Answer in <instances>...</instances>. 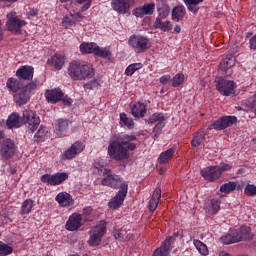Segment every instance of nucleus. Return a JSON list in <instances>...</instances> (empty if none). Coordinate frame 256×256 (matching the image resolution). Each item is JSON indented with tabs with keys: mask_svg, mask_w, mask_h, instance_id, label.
<instances>
[{
	"mask_svg": "<svg viewBox=\"0 0 256 256\" xmlns=\"http://www.w3.org/2000/svg\"><path fill=\"white\" fill-rule=\"evenodd\" d=\"M67 71L72 81H90L84 84L85 89L99 87V81L95 79V68H93V65L81 60H74L68 64Z\"/></svg>",
	"mask_w": 256,
	"mask_h": 256,
	"instance_id": "nucleus-1",
	"label": "nucleus"
},
{
	"mask_svg": "<svg viewBox=\"0 0 256 256\" xmlns=\"http://www.w3.org/2000/svg\"><path fill=\"white\" fill-rule=\"evenodd\" d=\"M103 174L106 175V177L102 179V185H105L106 187H111V189H118V187H120V190L108 203V207H110V209H119V207L123 205L125 197H127L129 185L127 184V182L123 181V178H121V176L111 174V170L109 169H104Z\"/></svg>",
	"mask_w": 256,
	"mask_h": 256,
	"instance_id": "nucleus-2",
	"label": "nucleus"
},
{
	"mask_svg": "<svg viewBox=\"0 0 256 256\" xmlns=\"http://www.w3.org/2000/svg\"><path fill=\"white\" fill-rule=\"evenodd\" d=\"M135 135H122L116 140H111L108 145V156L114 161H123L129 159L131 154L129 151H135L137 145L131 141H135Z\"/></svg>",
	"mask_w": 256,
	"mask_h": 256,
	"instance_id": "nucleus-3",
	"label": "nucleus"
},
{
	"mask_svg": "<svg viewBox=\"0 0 256 256\" xmlns=\"http://www.w3.org/2000/svg\"><path fill=\"white\" fill-rule=\"evenodd\" d=\"M128 45L134 49L135 53H145L151 47V42L147 36L134 34L129 37Z\"/></svg>",
	"mask_w": 256,
	"mask_h": 256,
	"instance_id": "nucleus-4",
	"label": "nucleus"
},
{
	"mask_svg": "<svg viewBox=\"0 0 256 256\" xmlns=\"http://www.w3.org/2000/svg\"><path fill=\"white\" fill-rule=\"evenodd\" d=\"M105 233H107V222L102 220L90 230V238L88 240V244L91 247H97L98 245H101V239Z\"/></svg>",
	"mask_w": 256,
	"mask_h": 256,
	"instance_id": "nucleus-5",
	"label": "nucleus"
},
{
	"mask_svg": "<svg viewBox=\"0 0 256 256\" xmlns=\"http://www.w3.org/2000/svg\"><path fill=\"white\" fill-rule=\"evenodd\" d=\"M22 123L27 125L29 131L31 133H35V130L37 127H39V124L41 123V119L33 110L26 109L23 111L22 118H21Z\"/></svg>",
	"mask_w": 256,
	"mask_h": 256,
	"instance_id": "nucleus-6",
	"label": "nucleus"
},
{
	"mask_svg": "<svg viewBox=\"0 0 256 256\" xmlns=\"http://www.w3.org/2000/svg\"><path fill=\"white\" fill-rule=\"evenodd\" d=\"M237 123V117L235 116H222L218 120H215L208 126L209 131H224L228 127L235 125Z\"/></svg>",
	"mask_w": 256,
	"mask_h": 256,
	"instance_id": "nucleus-7",
	"label": "nucleus"
},
{
	"mask_svg": "<svg viewBox=\"0 0 256 256\" xmlns=\"http://www.w3.org/2000/svg\"><path fill=\"white\" fill-rule=\"evenodd\" d=\"M236 88L237 84H235L233 80L220 78L216 83L217 91L220 92L224 97L235 95Z\"/></svg>",
	"mask_w": 256,
	"mask_h": 256,
	"instance_id": "nucleus-8",
	"label": "nucleus"
},
{
	"mask_svg": "<svg viewBox=\"0 0 256 256\" xmlns=\"http://www.w3.org/2000/svg\"><path fill=\"white\" fill-rule=\"evenodd\" d=\"M25 25H27V22L17 18V13L10 12L7 14L6 27L8 31H11L12 33H21V29L22 27H25Z\"/></svg>",
	"mask_w": 256,
	"mask_h": 256,
	"instance_id": "nucleus-9",
	"label": "nucleus"
},
{
	"mask_svg": "<svg viewBox=\"0 0 256 256\" xmlns=\"http://www.w3.org/2000/svg\"><path fill=\"white\" fill-rule=\"evenodd\" d=\"M69 179V174L66 172H58L55 174H44L41 176L40 180L42 183H46V185H61L64 181H67Z\"/></svg>",
	"mask_w": 256,
	"mask_h": 256,
	"instance_id": "nucleus-10",
	"label": "nucleus"
},
{
	"mask_svg": "<svg viewBox=\"0 0 256 256\" xmlns=\"http://www.w3.org/2000/svg\"><path fill=\"white\" fill-rule=\"evenodd\" d=\"M135 3V0H112L111 7L120 15L129 13L131 5Z\"/></svg>",
	"mask_w": 256,
	"mask_h": 256,
	"instance_id": "nucleus-11",
	"label": "nucleus"
},
{
	"mask_svg": "<svg viewBox=\"0 0 256 256\" xmlns=\"http://www.w3.org/2000/svg\"><path fill=\"white\" fill-rule=\"evenodd\" d=\"M85 151V144L83 142L76 141L71 147H69L66 151H64L65 159H75L79 153H83Z\"/></svg>",
	"mask_w": 256,
	"mask_h": 256,
	"instance_id": "nucleus-12",
	"label": "nucleus"
},
{
	"mask_svg": "<svg viewBox=\"0 0 256 256\" xmlns=\"http://www.w3.org/2000/svg\"><path fill=\"white\" fill-rule=\"evenodd\" d=\"M85 151V144L83 142L76 141L71 147H69L66 151H64L65 159H75L79 153H83Z\"/></svg>",
	"mask_w": 256,
	"mask_h": 256,
	"instance_id": "nucleus-13",
	"label": "nucleus"
},
{
	"mask_svg": "<svg viewBox=\"0 0 256 256\" xmlns=\"http://www.w3.org/2000/svg\"><path fill=\"white\" fill-rule=\"evenodd\" d=\"M34 73H35V68H33V66L25 65L17 69L16 77L20 81H32Z\"/></svg>",
	"mask_w": 256,
	"mask_h": 256,
	"instance_id": "nucleus-14",
	"label": "nucleus"
},
{
	"mask_svg": "<svg viewBox=\"0 0 256 256\" xmlns=\"http://www.w3.org/2000/svg\"><path fill=\"white\" fill-rule=\"evenodd\" d=\"M0 153L3 159H11L15 155V142L11 139H6L3 141Z\"/></svg>",
	"mask_w": 256,
	"mask_h": 256,
	"instance_id": "nucleus-15",
	"label": "nucleus"
},
{
	"mask_svg": "<svg viewBox=\"0 0 256 256\" xmlns=\"http://www.w3.org/2000/svg\"><path fill=\"white\" fill-rule=\"evenodd\" d=\"M201 175L206 181L213 182L221 177V172L217 166H208L201 170Z\"/></svg>",
	"mask_w": 256,
	"mask_h": 256,
	"instance_id": "nucleus-16",
	"label": "nucleus"
},
{
	"mask_svg": "<svg viewBox=\"0 0 256 256\" xmlns=\"http://www.w3.org/2000/svg\"><path fill=\"white\" fill-rule=\"evenodd\" d=\"M172 243H175V237L170 236L166 238V241H164L162 245L153 252V256H169L172 249Z\"/></svg>",
	"mask_w": 256,
	"mask_h": 256,
	"instance_id": "nucleus-17",
	"label": "nucleus"
},
{
	"mask_svg": "<svg viewBox=\"0 0 256 256\" xmlns=\"http://www.w3.org/2000/svg\"><path fill=\"white\" fill-rule=\"evenodd\" d=\"M55 201L59 207H72L75 203L73 196L67 192H59L55 197Z\"/></svg>",
	"mask_w": 256,
	"mask_h": 256,
	"instance_id": "nucleus-18",
	"label": "nucleus"
},
{
	"mask_svg": "<svg viewBox=\"0 0 256 256\" xmlns=\"http://www.w3.org/2000/svg\"><path fill=\"white\" fill-rule=\"evenodd\" d=\"M82 219L81 214L74 213L70 215L68 221L66 222L67 231H77V229L81 227Z\"/></svg>",
	"mask_w": 256,
	"mask_h": 256,
	"instance_id": "nucleus-19",
	"label": "nucleus"
},
{
	"mask_svg": "<svg viewBox=\"0 0 256 256\" xmlns=\"http://www.w3.org/2000/svg\"><path fill=\"white\" fill-rule=\"evenodd\" d=\"M47 65L54 67L57 71H60V69H63V65H65V54H54L47 60Z\"/></svg>",
	"mask_w": 256,
	"mask_h": 256,
	"instance_id": "nucleus-20",
	"label": "nucleus"
},
{
	"mask_svg": "<svg viewBox=\"0 0 256 256\" xmlns=\"http://www.w3.org/2000/svg\"><path fill=\"white\" fill-rule=\"evenodd\" d=\"M155 11V5L153 3L151 4H144L143 7L135 8L132 13L135 15V17H145V15H153V12Z\"/></svg>",
	"mask_w": 256,
	"mask_h": 256,
	"instance_id": "nucleus-21",
	"label": "nucleus"
},
{
	"mask_svg": "<svg viewBox=\"0 0 256 256\" xmlns=\"http://www.w3.org/2000/svg\"><path fill=\"white\" fill-rule=\"evenodd\" d=\"M45 98L48 103H58V101H61V99H63V91H61V89L46 90Z\"/></svg>",
	"mask_w": 256,
	"mask_h": 256,
	"instance_id": "nucleus-22",
	"label": "nucleus"
},
{
	"mask_svg": "<svg viewBox=\"0 0 256 256\" xmlns=\"http://www.w3.org/2000/svg\"><path fill=\"white\" fill-rule=\"evenodd\" d=\"M57 137H65V133L69 129V120L60 118L56 121L55 125Z\"/></svg>",
	"mask_w": 256,
	"mask_h": 256,
	"instance_id": "nucleus-23",
	"label": "nucleus"
},
{
	"mask_svg": "<svg viewBox=\"0 0 256 256\" xmlns=\"http://www.w3.org/2000/svg\"><path fill=\"white\" fill-rule=\"evenodd\" d=\"M237 239H238V243L241 241H249V239H253L251 228L247 226L240 227V229L237 230Z\"/></svg>",
	"mask_w": 256,
	"mask_h": 256,
	"instance_id": "nucleus-24",
	"label": "nucleus"
},
{
	"mask_svg": "<svg viewBox=\"0 0 256 256\" xmlns=\"http://www.w3.org/2000/svg\"><path fill=\"white\" fill-rule=\"evenodd\" d=\"M131 113L133 117L136 118L145 117L147 114V106H145L143 103L137 102L132 106Z\"/></svg>",
	"mask_w": 256,
	"mask_h": 256,
	"instance_id": "nucleus-25",
	"label": "nucleus"
},
{
	"mask_svg": "<svg viewBox=\"0 0 256 256\" xmlns=\"http://www.w3.org/2000/svg\"><path fill=\"white\" fill-rule=\"evenodd\" d=\"M20 119L21 117L17 112L12 113L6 121L8 129H19L21 127Z\"/></svg>",
	"mask_w": 256,
	"mask_h": 256,
	"instance_id": "nucleus-26",
	"label": "nucleus"
},
{
	"mask_svg": "<svg viewBox=\"0 0 256 256\" xmlns=\"http://www.w3.org/2000/svg\"><path fill=\"white\" fill-rule=\"evenodd\" d=\"M98 49V45L93 42H83L80 44V52L83 55L93 54L95 55L96 51Z\"/></svg>",
	"mask_w": 256,
	"mask_h": 256,
	"instance_id": "nucleus-27",
	"label": "nucleus"
},
{
	"mask_svg": "<svg viewBox=\"0 0 256 256\" xmlns=\"http://www.w3.org/2000/svg\"><path fill=\"white\" fill-rule=\"evenodd\" d=\"M6 88L10 93H18L22 89L21 81L17 78H8Z\"/></svg>",
	"mask_w": 256,
	"mask_h": 256,
	"instance_id": "nucleus-28",
	"label": "nucleus"
},
{
	"mask_svg": "<svg viewBox=\"0 0 256 256\" xmlns=\"http://www.w3.org/2000/svg\"><path fill=\"white\" fill-rule=\"evenodd\" d=\"M154 29H160V31H171V29H173V24H171L169 21H163V19L161 17H157L154 25H153Z\"/></svg>",
	"mask_w": 256,
	"mask_h": 256,
	"instance_id": "nucleus-29",
	"label": "nucleus"
},
{
	"mask_svg": "<svg viewBox=\"0 0 256 256\" xmlns=\"http://www.w3.org/2000/svg\"><path fill=\"white\" fill-rule=\"evenodd\" d=\"M13 98L16 105H25L27 101H29V94L24 90V88H22L20 92H16L14 94Z\"/></svg>",
	"mask_w": 256,
	"mask_h": 256,
	"instance_id": "nucleus-30",
	"label": "nucleus"
},
{
	"mask_svg": "<svg viewBox=\"0 0 256 256\" xmlns=\"http://www.w3.org/2000/svg\"><path fill=\"white\" fill-rule=\"evenodd\" d=\"M223 245H233V243H239V238H237V230H233L230 233L222 236L220 238Z\"/></svg>",
	"mask_w": 256,
	"mask_h": 256,
	"instance_id": "nucleus-31",
	"label": "nucleus"
},
{
	"mask_svg": "<svg viewBox=\"0 0 256 256\" xmlns=\"http://www.w3.org/2000/svg\"><path fill=\"white\" fill-rule=\"evenodd\" d=\"M184 5H186L188 11L193 13V15H197L199 12V4L203 3V0H182Z\"/></svg>",
	"mask_w": 256,
	"mask_h": 256,
	"instance_id": "nucleus-32",
	"label": "nucleus"
},
{
	"mask_svg": "<svg viewBox=\"0 0 256 256\" xmlns=\"http://www.w3.org/2000/svg\"><path fill=\"white\" fill-rule=\"evenodd\" d=\"M159 199H161V189H156L149 201V211H151V213L159 206Z\"/></svg>",
	"mask_w": 256,
	"mask_h": 256,
	"instance_id": "nucleus-33",
	"label": "nucleus"
},
{
	"mask_svg": "<svg viewBox=\"0 0 256 256\" xmlns=\"http://www.w3.org/2000/svg\"><path fill=\"white\" fill-rule=\"evenodd\" d=\"M206 209L210 215H215L216 213H219V209H221V201H219L218 199H212L208 201Z\"/></svg>",
	"mask_w": 256,
	"mask_h": 256,
	"instance_id": "nucleus-34",
	"label": "nucleus"
},
{
	"mask_svg": "<svg viewBox=\"0 0 256 256\" xmlns=\"http://www.w3.org/2000/svg\"><path fill=\"white\" fill-rule=\"evenodd\" d=\"M174 154H175V150H173V148H170L162 152L158 158V163L160 165H167V163H169V160L173 158Z\"/></svg>",
	"mask_w": 256,
	"mask_h": 256,
	"instance_id": "nucleus-35",
	"label": "nucleus"
},
{
	"mask_svg": "<svg viewBox=\"0 0 256 256\" xmlns=\"http://www.w3.org/2000/svg\"><path fill=\"white\" fill-rule=\"evenodd\" d=\"M185 13H186L185 6L183 5L176 6L172 10L173 21L179 22L180 19H183V17H185Z\"/></svg>",
	"mask_w": 256,
	"mask_h": 256,
	"instance_id": "nucleus-36",
	"label": "nucleus"
},
{
	"mask_svg": "<svg viewBox=\"0 0 256 256\" xmlns=\"http://www.w3.org/2000/svg\"><path fill=\"white\" fill-rule=\"evenodd\" d=\"M235 65V58H233L232 55H228L223 59L220 63V70L221 71H227L228 69H231Z\"/></svg>",
	"mask_w": 256,
	"mask_h": 256,
	"instance_id": "nucleus-37",
	"label": "nucleus"
},
{
	"mask_svg": "<svg viewBox=\"0 0 256 256\" xmlns=\"http://www.w3.org/2000/svg\"><path fill=\"white\" fill-rule=\"evenodd\" d=\"M203 141H205V132L199 131L194 134L191 145L192 147H199V145H203Z\"/></svg>",
	"mask_w": 256,
	"mask_h": 256,
	"instance_id": "nucleus-38",
	"label": "nucleus"
},
{
	"mask_svg": "<svg viewBox=\"0 0 256 256\" xmlns=\"http://www.w3.org/2000/svg\"><path fill=\"white\" fill-rule=\"evenodd\" d=\"M237 189V182L229 181L220 186V192L229 194Z\"/></svg>",
	"mask_w": 256,
	"mask_h": 256,
	"instance_id": "nucleus-39",
	"label": "nucleus"
},
{
	"mask_svg": "<svg viewBox=\"0 0 256 256\" xmlns=\"http://www.w3.org/2000/svg\"><path fill=\"white\" fill-rule=\"evenodd\" d=\"M120 125L133 129V127H135V122L133 121V118L127 117V114L120 113Z\"/></svg>",
	"mask_w": 256,
	"mask_h": 256,
	"instance_id": "nucleus-40",
	"label": "nucleus"
},
{
	"mask_svg": "<svg viewBox=\"0 0 256 256\" xmlns=\"http://www.w3.org/2000/svg\"><path fill=\"white\" fill-rule=\"evenodd\" d=\"M33 209V200L26 199L21 206L20 215H29Z\"/></svg>",
	"mask_w": 256,
	"mask_h": 256,
	"instance_id": "nucleus-41",
	"label": "nucleus"
},
{
	"mask_svg": "<svg viewBox=\"0 0 256 256\" xmlns=\"http://www.w3.org/2000/svg\"><path fill=\"white\" fill-rule=\"evenodd\" d=\"M97 57H101L102 59H111V50L107 47L101 48L98 46V49H96L95 54Z\"/></svg>",
	"mask_w": 256,
	"mask_h": 256,
	"instance_id": "nucleus-42",
	"label": "nucleus"
},
{
	"mask_svg": "<svg viewBox=\"0 0 256 256\" xmlns=\"http://www.w3.org/2000/svg\"><path fill=\"white\" fill-rule=\"evenodd\" d=\"M194 246L200 255H209V250L207 249V245H205L201 240H193Z\"/></svg>",
	"mask_w": 256,
	"mask_h": 256,
	"instance_id": "nucleus-43",
	"label": "nucleus"
},
{
	"mask_svg": "<svg viewBox=\"0 0 256 256\" xmlns=\"http://www.w3.org/2000/svg\"><path fill=\"white\" fill-rule=\"evenodd\" d=\"M139 69H143L142 63L130 64L125 70V75H127L128 77H131L133 73H135V71H139Z\"/></svg>",
	"mask_w": 256,
	"mask_h": 256,
	"instance_id": "nucleus-44",
	"label": "nucleus"
},
{
	"mask_svg": "<svg viewBox=\"0 0 256 256\" xmlns=\"http://www.w3.org/2000/svg\"><path fill=\"white\" fill-rule=\"evenodd\" d=\"M165 125H167L166 120H164L163 122H157L152 131V137H154V139L161 135V131H163V127H165Z\"/></svg>",
	"mask_w": 256,
	"mask_h": 256,
	"instance_id": "nucleus-45",
	"label": "nucleus"
},
{
	"mask_svg": "<svg viewBox=\"0 0 256 256\" xmlns=\"http://www.w3.org/2000/svg\"><path fill=\"white\" fill-rule=\"evenodd\" d=\"M163 121H166L164 113H154L148 119V123H151V124H153V123H161Z\"/></svg>",
	"mask_w": 256,
	"mask_h": 256,
	"instance_id": "nucleus-46",
	"label": "nucleus"
},
{
	"mask_svg": "<svg viewBox=\"0 0 256 256\" xmlns=\"http://www.w3.org/2000/svg\"><path fill=\"white\" fill-rule=\"evenodd\" d=\"M13 253V247L8 246L3 241H0V256H7Z\"/></svg>",
	"mask_w": 256,
	"mask_h": 256,
	"instance_id": "nucleus-47",
	"label": "nucleus"
},
{
	"mask_svg": "<svg viewBox=\"0 0 256 256\" xmlns=\"http://www.w3.org/2000/svg\"><path fill=\"white\" fill-rule=\"evenodd\" d=\"M185 81V75L178 73L172 78V87H179L183 85Z\"/></svg>",
	"mask_w": 256,
	"mask_h": 256,
	"instance_id": "nucleus-48",
	"label": "nucleus"
},
{
	"mask_svg": "<svg viewBox=\"0 0 256 256\" xmlns=\"http://www.w3.org/2000/svg\"><path fill=\"white\" fill-rule=\"evenodd\" d=\"M62 25L64 27H71V25H75V18L73 17V14H70L68 16H65L62 19Z\"/></svg>",
	"mask_w": 256,
	"mask_h": 256,
	"instance_id": "nucleus-49",
	"label": "nucleus"
},
{
	"mask_svg": "<svg viewBox=\"0 0 256 256\" xmlns=\"http://www.w3.org/2000/svg\"><path fill=\"white\" fill-rule=\"evenodd\" d=\"M34 137H36L40 141L45 140V137H47V128L41 126L39 130L36 132V134L34 135Z\"/></svg>",
	"mask_w": 256,
	"mask_h": 256,
	"instance_id": "nucleus-50",
	"label": "nucleus"
},
{
	"mask_svg": "<svg viewBox=\"0 0 256 256\" xmlns=\"http://www.w3.org/2000/svg\"><path fill=\"white\" fill-rule=\"evenodd\" d=\"M244 192L246 195H249L250 197H255L256 195V186L253 184H248L245 189Z\"/></svg>",
	"mask_w": 256,
	"mask_h": 256,
	"instance_id": "nucleus-51",
	"label": "nucleus"
},
{
	"mask_svg": "<svg viewBox=\"0 0 256 256\" xmlns=\"http://www.w3.org/2000/svg\"><path fill=\"white\" fill-rule=\"evenodd\" d=\"M22 89L26 90V93L29 95L31 91H35L37 89V82H30Z\"/></svg>",
	"mask_w": 256,
	"mask_h": 256,
	"instance_id": "nucleus-52",
	"label": "nucleus"
},
{
	"mask_svg": "<svg viewBox=\"0 0 256 256\" xmlns=\"http://www.w3.org/2000/svg\"><path fill=\"white\" fill-rule=\"evenodd\" d=\"M231 167H233V166H231L230 164L220 163V165L217 166V169L220 172V177H221V175H223L224 171H229V169H231Z\"/></svg>",
	"mask_w": 256,
	"mask_h": 256,
	"instance_id": "nucleus-53",
	"label": "nucleus"
},
{
	"mask_svg": "<svg viewBox=\"0 0 256 256\" xmlns=\"http://www.w3.org/2000/svg\"><path fill=\"white\" fill-rule=\"evenodd\" d=\"M115 239L118 241H125L127 239L125 230H120L114 235Z\"/></svg>",
	"mask_w": 256,
	"mask_h": 256,
	"instance_id": "nucleus-54",
	"label": "nucleus"
},
{
	"mask_svg": "<svg viewBox=\"0 0 256 256\" xmlns=\"http://www.w3.org/2000/svg\"><path fill=\"white\" fill-rule=\"evenodd\" d=\"M171 81V75H163L162 77L159 78V82L162 85H167Z\"/></svg>",
	"mask_w": 256,
	"mask_h": 256,
	"instance_id": "nucleus-55",
	"label": "nucleus"
},
{
	"mask_svg": "<svg viewBox=\"0 0 256 256\" xmlns=\"http://www.w3.org/2000/svg\"><path fill=\"white\" fill-rule=\"evenodd\" d=\"M28 19H31L33 17H37V15H39V10L38 9H31L29 12H28Z\"/></svg>",
	"mask_w": 256,
	"mask_h": 256,
	"instance_id": "nucleus-56",
	"label": "nucleus"
},
{
	"mask_svg": "<svg viewBox=\"0 0 256 256\" xmlns=\"http://www.w3.org/2000/svg\"><path fill=\"white\" fill-rule=\"evenodd\" d=\"M250 49L256 50V34L249 40Z\"/></svg>",
	"mask_w": 256,
	"mask_h": 256,
	"instance_id": "nucleus-57",
	"label": "nucleus"
},
{
	"mask_svg": "<svg viewBox=\"0 0 256 256\" xmlns=\"http://www.w3.org/2000/svg\"><path fill=\"white\" fill-rule=\"evenodd\" d=\"M75 23H77V21H83V14L82 13H76V14H72Z\"/></svg>",
	"mask_w": 256,
	"mask_h": 256,
	"instance_id": "nucleus-58",
	"label": "nucleus"
},
{
	"mask_svg": "<svg viewBox=\"0 0 256 256\" xmlns=\"http://www.w3.org/2000/svg\"><path fill=\"white\" fill-rule=\"evenodd\" d=\"M91 7V2H86L81 8L80 11L83 13L85 11H87V9H89Z\"/></svg>",
	"mask_w": 256,
	"mask_h": 256,
	"instance_id": "nucleus-59",
	"label": "nucleus"
},
{
	"mask_svg": "<svg viewBox=\"0 0 256 256\" xmlns=\"http://www.w3.org/2000/svg\"><path fill=\"white\" fill-rule=\"evenodd\" d=\"M93 0H76V3H79V5H83V3H91Z\"/></svg>",
	"mask_w": 256,
	"mask_h": 256,
	"instance_id": "nucleus-60",
	"label": "nucleus"
},
{
	"mask_svg": "<svg viewBox=\"0 0 256 256\" xmlns=\"http://www.w3.org/2000/svg\"><path fill=\"white\" fill-rule=\"evenodd\" d=\"M64 103L65 105H71V103H73V100H71V98L64 99Z\"/></svg>",
	"mask_w": 256,
	"mask_h": 256,
	"instance_id": "nucleus-61",
	"label": "nucleus"
},
{
	"mask_svg": "<svg viewBox=\"0 0 256 256\" xmlns=\"http://www.w3.org/2000/svg\"><path fill=\"white\" fill-rule=\"evenodd\" d=\"M219 256H231V254L225 252V251H222L219 253Z\"/></svg>",
	"mask_w": 256,
	"mask_h": 256,
	"instance_id": "nucleus-62",
	"label": "nucleus"
},
{
	"mask_svg": "<svg viewBox=\"0 0 256 256\" xmlns=\"http://www.w3.org/2000/svg\"><path fill=\"white\" fill-rule=\"evenodd\" d=\"M174 31L176 33H181V26H175Z\"/></svg>",
	"mask_w": 256,
	"mask_h": 256,
	"instance_id": "nucleus-63",
	"label": "nucleus"
},
{
	"mask_svg": "<svg viewBox=\"0 0 256 256\" xmlns=\"http://www.w3.org/2000/svg\"><path fill=\"white\" fill-rule=\"evenodd\" d=\"M85 215H89V213H91V208H87L83 210Z\"/></svg>",
	"mask_w": 256,
	"mask_h": 256,
	"instance_id": "nucleus-64",
	"label": "nucleus"
}]
</instances>
